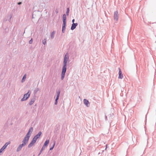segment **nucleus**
Here are the masks:
<instances>
[{
	"label": "nucleus",
	"mask_w": 156,
	"mask_h": 156,
	"mask_svg": "<svg viewBox=\"0 0 156 156\" xmlns=\"http://www.w3.org/2000/svg\"><path fill=\"white\" fill-rule=\"evenodd\" d=\"M30 91L28 90L27 93L24 94L23 98L21 99V101H23L27 100L30 97Z\"/></svg>",
	"instance_id": "obj_1"
},
{
	"label": "nucleus",
	"mask_w": 156,
	"mask_h": 156,
	"mask_svg": "<svg viewBox=\"0 0 156 156\" xmlns=\"http://www.w3.org/2000/svg\"><path fill=\"white\" fill-rule=\"evenodd\" d=\"M69 58L68 54L66 53L64 58L63 64H67V62Z\"/></svg>",
	"instance_id": "obj_2"
},
{
	"label": "nucleus",
	"mask_w": 156,
	"mask_h": 156,
	"mask_svg": "<svg viewBox=\"0 0 156 156\" xmlns=\"http://www.w3.org/2000/svg\"><path fill=\"white\" fill-rule=\"evenodd\" d=\"M29 137L25 136L23 140L22 141V143H23L27 144L28 143L29 140Z\"/></svg>",
	"instance_id": "obj_3"
},
{
	"label": "nucleus",
	"mask_w": 156,
	"mask_h": 156,
	"mask_svg": "<svg viewBox=\"0 0 156 156\" xmlns=\"http://www.w3.org/2000/svg\"><path fill=\"white\" fill-rule=\"evenodd\" d=\"M33 127H31L28 130V132L26 135V136H28V137H30L31 136V133L33 131Z\"/></svg>",
	"instance_id": "obj_4"
},
{
	"label": "nucleus",
	"mask_w": 156,
	"mask_h": 156,
	"mask_svg": "<svg viewBox=\"0 0 156 156\" xmlns=\"http://www.w3.org/2000/svg\"><path fill=\"white\" fill-rule=\"evenodd\" d=\"M118 12L117 11H116L114 12V19L116 21H117L118 19Z\"/></svg>",
	"instance_id": "obj_5"
},
{
	"label": "nucleus",
	"mask_w": 156,
	"mask_h": 156,
	"mask_svg": "<svg viewBox=\"0 0 156 156\" xmlns=\"http://www.w3.org/2000/svg\"><path fill=\"white\" fill-rule=\"evenodd\" d=\"M66 64H63V66L62 68V73H66Z\"/></svg>",
	"instance_id": "obj_6"
},
{
	"label": "nucleus",
	"mask_w": 156,
	"mask_h": 156,
	"mask_svg": "<svg viewBox=\"0 0 156 156\" xmlns=\"http://www.w3.org/2000/svg\"><path fill=\"white\" fill-rule=\"evenodd\" d=\"M83 103L87 107H88L90 106V104L88 101L86 99H83Z\"/></svg>",
	"instance_id": "obj_7"
},
{
	"label": "nucleus",
	"mask_w": 156,
	"mask_h": 156,
	"mask_svg": "<svg viewBox=\"0 0 156 156\" xmlns=\"http://www.w3.org/2000/svg\"><path fill=\"white\" fill-rule=\"evenodd\" d=\"M78 23H73L72 25V26L71 27V30H73L75 29L76 28V27L77 26Z\"/></svg>",
	"instance_id": "obj_8"
},
{
	"label": "nucleus",
	"mask_w": 156,
	"mask_h": 156,
	"mask_svg": "<svg viewBox=\"0 0 156 156\" xmlns=\"http://www.w3.org/2000/svg\"><path fill=\"white\" fill-rule=\"evenodd\" d=\"M35 100V96L33 97L31 99V100L29 103V105H31L34 102Z\"/></svg>",
	"instance_id": "obj_9"
},
{
	"label": "nucleus",
	"mask_w": 156,
	"mask_h": 156,
	"mask_svg": "<svg viewBox=\"0 0 156 156\" xmlns=\"http://www.w3.org/2000/svg\"><path fill=\"white\" fill-rule=\"evenodd\" d=\"M63 23H66V15L64 14L62 16Z\"/></svg>",
	"instance_id": "obj_10"
},
{
	"label": "nucleus",
	"mask_w": 156,
	"mask_h": 156,
	"mask_svg": "<svg viewBox=\"0 0 156 156\" xmlns=\"http://www.w3.org/2000/svg\"><path fill=\"white\" fill-rule=\"evenodd\" d=\"M49 140H46L45 141V142L44 144L43 145L42 147H44V148H45V147H47L49 143Z\"/></svg>",
	"instance_id": "obj_11"
},
{
	"label": "nucleus",
	"mask_w": 156,
	"mask_h": 156,
	"mask_svg": "<svg viewBox=\"0 0 156 156\" xmlns=\"http://www.w3.org/2000/svg\"><path fill=\"white\" fill-rule=\"evenodd\" d=\"M42 134V132L41 131H40L38 132V133L35 135L34 137L36 138V139H37L39 138Z\"/></svg>",
	"instance_id": "obj_12"
},
{
	"label": "nucleus",
	"mask_w": 156,
	"mask_h": 156,
	"mask_svg": "<svg viewBox=\"0 0 156 156\" xmlns=\"http://www.w3.org/2000/svg\"><path fill=\"white\" fill-rule=\"evenodd\" d=\"M66 23H63L62 24V32L63 33H64L65 32V30L66 29Z\"/></svg>",
	"instance_id": "obj_13"
},
{
	"label": "nucleus",
	"mask_w": 156,
	"mask_h": 156,
	"mask_svg": "<svg viewBox=\"0 0 156 156\" xmlns=\"http://www.w3.org/2000/svg\"><path fill=\"white\" fill-rule=\"evenodd\" d=\"M55 32V31H54L52 32L51 35V39H53L54 37V35Z\"/></svg>",
	"instance_id": "obj_14"
},
{
	"label": "nucleus",
	"mask_w": 156,
	"mask_h": 156,
	"mask_svg": "<svg viewBox=\"0 0 156 156\" xmlns=\"http://www.w3.org/2000/svg\"><path fill=\"white\" fill-rule=\"evenodd\" d=\"M22 147H22L21 146V145L20 144L18 146V147H17V149H16V151L17 152H18L19 151H20L21 150V149L22 148Z\"/></svg>",
	"instance_id": "obj_15"
},
{
	"label": "nucleus",
	"mask_w": 156,
	"mask_h": 156,
	"mask_svg": "<svg viewBox=\"0 0 156 156\" xmlns=\"http://www.w3.org/2000/svg\"><path fill=\"white\" fill-rule=\"evenodd\" d=\"M113 113H110L109 115H108L109 117V119H112L113 118Z\"/></svg>",
	"instance_id": "obj_16"
},
{
	"label": "nucleus",
	"mask_w": 156,
	"mask_h": 156,
	"mask_svg": "<svg viewBox=\"0 0 156 156\" xmlns=\"http://www.w3.org/2000/svg\"><path fill=\"white\" fill-rule=\"evenodd\" d=\"M34 143H33L32 142H31L29 144L28 146V147L29 148H30L32 147L34 145Z\"/></svg>",
	"instance_id": "obj_17"
},
{
	"label": "nucleus",
	"mask_w": 156,
	"mask_h": 156,
	"mask_svg": "<svg viewBox=\"0 0 156 156\" xmlns=\"http://www.w3.org/2000/svg\"><path fill=\"white\" fill-rule=\"evenodd\" d=\"M26 74H25L23 76L22 79V80H21V82L22 83L23 82L25 81V79H26Z\"/></svg>",
	"instance_id": "obj_18"
},
{
	"label": "nucleus",
	"mask_w": 156,
	"mask_h": 156,
	"mask_svg": "<svg viewBox=\"0 0 156 156\" xmlns=\"http://www.w3.org/2000/svg\"><path fill=\"white\" fill-rule=\"evenodd\" d=\"M37 140V139H36V138L34 137L32 139V141H31L35 144Z\"/></svg>",
	"instance_id": "obj_19"
},
{
	"label": "nucleus",
	"mask_w": 156,
	"mask_h": 156,
	"mask_svg": "<svg viewBox=\"0 0 156 156\" xmlns=\"http://www.w3.org/2000/svg\"><path fill=\"white\" fill-rule=\"evenodd\" d=\"M45 148H44V147H42L41 150H40V152L38 154V156H39L41 154L42 151L44 150L45 149Z\"/></svg>",
	"instance_id": "obj_20"
},
{
	"label": "nucleus",
	"mask_w": 156,
	"mask_h": 156,
	"mask_svg": "<svg viewBox=\"0 0 156 156\" xmlns=\"http://www.w3.org/2000/svg\"><path fill=\"white\" fill-rule=\"evenodd\" d=\"M66 73H61V79L62 80L65 77V74Z\"/></svg>",
	"instance_id": "obj_21"
},
{
	"label": "nucleus",
	"mask_w": 156,
	"mask_h": 156,
	"mask_svg": "<svg viewBox=\"0 0 156 156\" xmlns=\"http://www.w3.org/2000/svg\"><path fill=\"white\" fill-rule=\"evenodd\" d=\"M69 8H67V11L66 12V15L68 16L69 15Z\"/></svg>",
	"instance_id": "obj_22"
},
{
	"label": "nucleus",
	"mask_w": 156,
	"mask_h": 156,
	"mask_svg": "<svg viewBox=\"0 0 156 156\" xmlns=\"http://www.w3.org/2000/svg\"><path fill=\"white\" fill-rule=\"evenodd\" d=\"M123 76L122 74H119V78L122 79L123 78Z\"/></svg>",
	"instance_id": "obj_23"
},
{
	"label": "nucleus",
	"mask_w": 156,
	"mask_h": 156,
	"mask_svg": "<svg viewBox=\"0 0 156 156\" xmlns=\"http://www.w3.org/2000/svg\"><path fill=\"white\" fill-rule=\"evenodd\" d=\"M39 90V88H37L34 90V94H36L37 91Z\"/></svg>",
	"instance_id": "obj_24"
},
{
	"label": "nucleus",
	"mask_w": 156,
	"mask_h": 156,
	"mask_svg": "<svg viewBox=\"0 0 156 156\" xmlns=\"http://www.w3.org/2000/svg\"><path fill=\"white\" fill-rule=\"evenodd\" d=\"M55 142H54V144H53V145L50 148V149H49V150L50 151H51V150H52L53 149V148H54V147L55 146Z\"/></svg>",
	"instance_id": "obj_25"
},
{
	"label": "nucleus",
	"mask_w": 156,
	"mask_h": 156,
	"mask_svg": "<svg viewBox=\"0 0 156 156\" xmlns=\"http://www.w3.org/2000/svg\"><path fill=\"white\" fill-rule=\"evenodd\" d=\"M46 39L45 38L42 41L43 44L44 45H45L46 44Z\"/></svg>",
	"instance_id": "obj_26"
},
{
	"label": "nucleus",
	"mask_w": 156,
	"mask_h": 156,
	"mask_svg": "<svg viewBox=\"0 0 156 156\" xmlns=\"http://www.w3.org/2000/svg\"><path fill=\"white\" fill-rule=\"evenodd\" d=\"M56 93L57 94V95H60V90H58L56 91Z\"/></svg>",
	"instance_id": "obj_27"
},
{
	"label": "nucleus",
	"mask_w": 156,
	"mask_h": 156,
	"mask_svg": "<svg viewBox=\"0 0 156 156\" xmlns=\"http://www.w3.org/2000/svg\"><path fill=\"white\" fill-rule=\"evenodd\" d=\"M33 39L32 38H31L30 40L29 41V43L30 44H32L33 42Z\"/></svg>",
	"instance_id": "obj_28"
},
{
	"label": "nucleus",
	"mask_w": 156,
	"mask_h": 156,
	"mask_svg": "<svg viewBox=\"0 0 156 156\" xmlns=\"http://www.w3.org/2000/svg\"><path fill=\"white\" fill-rule=\"evenodd\" d=\"M21 146L22 147H23V146H25L26 144H25L24 143H22V144H20Z\"/></svg>",
	"instance_id": "obj_29"
},
{
	"label": "nucleus",
	"mask_w": 156,
	"mask_h": 156,
	"mask_svg": "<svg viewBox=\"0 0 156 156\" xmlns=\"http://www.w3.org/2000/svg\"><path fill=\"white\" fill-rule=\"evenodd\" d=\"M12 17V14H10V15H9V22H10L11 18Z\"/></svg>",
	"instance_id": "obj_30"
},
{
	"label": "nucleus",
	"mask_w": 156,
	"mask_h": 156,
	"mask_svg": "<svg viewBox=\"0 0 156 156\" xmlns=\"http://www.w3.org/2000/svg\"><path fill=\"white\" fill-rule=\"evenodd\" d=\"M119 74H122V72L120 68H119Z\"/></svg>",
	"instance_id": "obj_31"
},
{
	"label": "nucleus",
	"mask_w": 156,
	"mask_h": 156,
	"mask_svg": "<svg viewBox=\"0 0 156 156\" xmlns=\"http://www.w3.org/2000/svg\"><path fill=\"white\" fill-rule=\"evenodd\" d=\"M59 96H60V95H58V94L56 96V98L55 99L58 100L59 97Z\"/></svg>",
	"instance_id": "obj_32"
},
{
	"label": "nucleus",
	"mask_w": 156,
	"mask_h": 156,
	"mask_svg": "<svg viewBox=\"0 0 156 156\" xmlns=\"http://www.w3.org/2000/svg\"><path fill=\"white\" fill-rule=\"evenodd\" d=\"M58 100L55 99V105H57V103H58Z\"/></svg>",
	"instance_id": "obj_33"
},
{
	"label": "nucleus",
	"mask_w": 156,
	"mask_h": 156,
	"mask_svg": "<svg viewBox=\"0 0 156 156\" xmlns=\"http://www.w3.org/2000/svg\"><path fill=\"white\" fill-rule=\"evenodd\" d=\"M22 4V2H19L17 3V4L18 5H20Z\"/></svg>",
	"instance_id": "obj_34"
},
{
	"label": "nucleus",
	"mask_w": 156,
	"mask_h": 156,
	"mask_svg": "<svg viewBox=\"0 0 156 156\" xmlns=\"http://www.w3.org/2000/svg\"><path fill=\"white\" fill-rule=\"evenodd\" d=\"M74 21H75V19H73L72 20V22L73 23H74Z\"/></svg>",
	"instance_id": "obj_35"
},
{
	"label": "nucleus",
	"mask_w": 156,
	"mask_h": 156,
	"mask_svg": "<svg viewBox=\"0 0 156 156\" xmlns=\"http://www.w3.org/2000/svg\"><path fill=\"white\" fill-rule=\"evenodd\" d=\"M105 119L106 120L107 119V116L106 115H105Z\"/></svg>",
	"instance_id": "obj_36"
},
{
	"label": "nucleus",
	"mask_w": 156,
	"mask_h": 156,
	"mask_svg": "<svg viewBox=\"0 0 156 156\" xmlns=\"http://www.w3.org/2000/svg\"><path fill=\"white\" fill-rule=\"evenodd\" d=\"M147 115H146V119H147Z\"/></svg>",
	"instance_id": "obj_37"
},
{
	"label": "nucleus",
	"mask_w": 156,
	"mask_h": 156,
	"mask_svg": "<svg viewBox=\"0 0 156 156\" xmlns=\"http://www.w3.org/2000/svg\"><path fill=\"white\" fill-rule=\"evenodd\" d=\"M32 15V18H34V17L33 14Z\"/></svg>",
	"instance_id": "obj_38"
},
{
	"label": "nucleus",
	"mask_w": 156,
	"mask_h": 156,
	"mask_svg": "<svg viewBox=\"0 0 156 156\" xmlns=\"http://www.w3.org/2000/svg\"><path fill=\"white\" fill-rule=\"evenodd\" d=\"M6 20H6H6H5V19L4 20V21H6Z\"/></svg>",
	"instance_id": "obj_39"
}]
</instances>
